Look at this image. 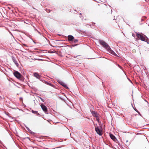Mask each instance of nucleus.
I'll use <instances>...</instances> for the list:
<instances>
[{
  "instance_id": "nucleus-1",
  "label": "nucleus",
  "mask_w": 149,
  "mask_h": 149,
  "mask_svg": "<svg viewBox=\"0 0 149 149\" xmlns=\"http://www.w3.org/2000/svg\"><path fill=\"white\" fill-rule=\"evenodd\" d=\"M99 41L100 45L102 46L103 47L106 49L110 54L115 56L117 55L115 52L111 49L108 45L105 42L102 40H100Z\"/></svg>"
},
{
  "instance_id": "nucleus-2",
  "label": "nucleus",
  "mask_w": 149,
  "mask_h": 149,
  "mask_svg": "<svg viewBox=\"0 0 149 149\" xmlns=\"http://www.w3.org/2000/svg\"><path fill=\"white\" fill-rule=\"evenodd\" d=\"M142 34L136 33V35L137 37L140 40L142 41L146 42L147 43L149 44V39L148 38L144 35L143 34L141 33Z\"/></svg>"
},
{
  "instance_id": "nucleus-3",
  "label": "nucleus",
  "mask_w": 149,
  "mask_h": 149,
  "mask_svg": "<svg viewBox=\"0 0 149 149\" xmlns=\"http://www.w3.org/2000/svg\"><path fill=\"white\" fill-rule=\"evenodd\" d=\"M14 75L17 79H19L22 81H23L24 80L21 74L18 71H15L14 73Z\"/></svg>"
},
{
  "instance_id": "nucleus-4",
  "label": "nucleus",
  "mask_w": 149,
  "mask_h": 149,
  "mask_svg": "<svg viewBox=\"0 0 149 149\" xmlns=\"http://www.w3.org/2000/svg\"><path fill=\"white\" fill-rule=\"evenodd\" d=\"M95 130L97 132V133L100 135H102V133L101 131L100 130L99 127H96L95 126Z\"/></svg>"
},
{
  "instance_id": "nucleus-5",
  "label": "nucleus",
  "mask_w": 149,
  "mask_h": 149,
  "mask_svg": "<svg viewBox=\"0 0 149 149\" xmlns=\"http://www.w3.org/2000/svg\"><path fill=\"white\" fill-rule=\"evenodd\" d=\"M58 82L61 85L63 86V87L67 89H68L69 88L67 86V85L63 82L61 80H58Z\"/></svg>"
},
{
  "instance_id": "nucleus-6",
  "label": "nucleus",
  "mask_w": 149,
  "mask_h": 149,
  "mask_svg": "<svg viewBox=\"0 0 149 149\" xmlns=\"http://www.w3.org/2000/svg\"><path fill=\"white\" fill-rule=\"evenodd\" d=\"M41 107L42 110L45 113H46V112H47V109L46 107L43 104H41Z\"/></svg>"
},
{
  "instance_id": "nucleus-7",
  "label": "nucleus",
  "mask_w": 149,
  "mask_h": 149,
  "mask_svg": "<svg viewBox=\"0 0 149 149\" xmlns=\"http://www.w3.org/2000/svg\"><path fill=\"white\" fill-rule=\"evenodd\" d=\"M33 76L34 77L38 79H39L41 77L40 75L38 73L36 72H35L33 74Z\"/></svg>"
},
{
  "instance_id": "nucleus-8",
  "label": "nucleus",
  "mask_w": 149,
  "mask_h": 149,
  "mask_svg": "<svg viewBox=\"0 0 149 149\" xmlns=\"http://www.w3.org/2000/svg\"><path fill=\"white\" fill-rule=\"evenodd\" d=\"M68 39L69 41H72L74 39V37L72 35H69L68 36Z\"/></svg>"
},
{
  "instance_id": "nucleus-9",
  "label": "nucleus",
  "mask_w": 149,
  "mask_h": 149,
  "mask_svg": "<svg viewBox=\"0 0 149 149\" xmlns=\"http://www.w3.org/2000/svg\"><path fill=\"white\" fill-rule=\"evenodd\" d=\"M12 58L13 61L14 63L15 64L17 65V66H18V64L17 63V61H16L15 58L13 56Z\"/></svg>"
},
{
  "instance_id": "nucleus-10",
  "label": "nucleus",
  "mask_w": 149,
  "mask_h": 149,
  "mask_svg": "<svg viewBox=\"0 0 149 149\" xmlns=\"http://www.w3.org/2000/svg\"><path fill=\"white\" fill-rule=\"evenodd\" d=\"M110 138L113 140L115 141L116 140V138L115 136L113 135L112 134H110Z\"/></svg>"
},
{
  "instance_id": "nucleus-11",
  "label": "nucleus",
  "mask_w": 149,
  "mask_h": 149,
  "mask_svg": "<svg viewBox=\"0 0 149 149\" xmlns=\"http://www.w3.org/2000/svg\"><path fill=\"white\" fill-rule=\"evenodd\" d=\"M32 112L33 113L35 114L38 116H39L40 114L38 113L37 111H34L33 110H32Z\"/></svg>"
},
{
  "instance_id": "nucleus-12",
  "label": "nucleus",
  "mask_w": 149,
  "mask_h": 149,
  "mask_svg": "<svg viewBox=\"0 0 149 149\" xmlns=\"http://www.w3.org/2000/svg\"><path fill=\"white\" fill-rule=\"evenodd\" d=\"M96 120L98 121V122L99 123H100L101 122L99 121L100 120V118L99 116L96 118Z\"/></svg>"
},
{
  "instance_id": "nucleus-13",
  "label": "nucleus",
  "mask_w": 149,
  "mask_h": 149,
  "mask_svg": "<svg viewBox=\"0 0 149 149\" xmlns=\"http://www.w3.org/2000/svg\"><path fill=\"white\" fill-rule=\"evenodd\" d=\"M97 113V112H96L95 111H91V113L92 114L93 116L95 114V113Z\"/></svg>"
},
{
  "instance_id": "nucleus-14",
  "label": "nucleus",
  "mask_w": 149,
  "mask_h": 149,
  "mask_svg": "<svg viewBox=\"0 0 149 149\" xmlns=\"http://www.w3.org/2000/svg\"><path fill=\"white\" fill-rule=\"evenodd\" d=\"M97 113V112H96L95 111H91V113L92 114L93 116L95 114V113Z\"/></svg>"
},
{
  "instance_id": "nucleus-15",
  "label": "nucleus",
  "mask_w": 149,
  "mask_h": 149,
  "mask_svg": "<svg viewBox=\"0 0 149 149\" xmlns=\"http://www.w3.org/2000/svg\"><path fill=\"white\" fill-rule=\"evenodd\" d=\"M47 84L48 85H50V86H52L53 87H54L55 86L54 85H53L51 83H48Z\"/></svg>"
},
{
  "instance_id": "nucleus-16",
  "label": "nucleus",
  "mask_w": 149,
  "mask_h": 149,
  "mask_svg": "<svg viewBox=\"0 0 149 149\" xmlns=\"http://www.w3.org/2000/svg\"><path fill=\"white\" fill-rule=\"evenodd\" d=\"M93 116L95 118H96L98 116V114L97 113H95V114L94 115H93Z\"/></svg>"
},
{
  "instance_id": "nucleus-17",
  "label": "nucleus",
  "mask_w": 149,
  "mask_h": 149,
  "mask_svg": "<svg viewBox=\"0 0 149 149\" xmlns=\"http://www.w3.org/2000/svg\"><path fill=\"white\" fill-rule=\"evenodd\" d=\"M78 40L77 39H74V43H76L78 42Z\"/></svg>"
},
{
  "instance_id": "nucleus-18",
  "label": "nucleus",
  "mask_w": 149,
  "mask_h": 149,
  "mask_svg": "<svg viewBox=\"0 0 149 149\" xmlns=\"http://www.w3.org/2000/svg\"><path fill=\"white\" fill-rule=\"evenodd\" d=\"M26 129L27 130L29 131H31V130L29 129V128L28 127H26Z\"/></svg>"
},
{
  "instance_id": "nucleus-19",
  "label": "nucleus",
  "mask_w": 149,
  "mask_h": 149,
  "mask_svg": "<svg viewBox=\"0 0 149 149\" xmlns=\"http://www.w3.org/2000/svg\"><path fill=\"white\" fill-rule=\"evenodd\" d=\"M40 98L43 102H44L43 99H42L41 97H40Z\"/></svg>"
},
{
  "instance_id": "nucleus-20",
  "label": "nucleus",
  "mask_w": 149,
  "mask_h": 149,
  "mask_svg": "<svg viewBox=\"0 0 149 149\" xmlns=\"http://www.w3.org/2000/svg\"><path fill=\"white\" fill-rule=\"evenodd\" d=\"M37 31L38 32V33L39 34H40V35H41V33L39 31Z\"/></svg>"
},
{
  "instance_id": "nucleus-21",
  "label": "nucleus",
  "mask_w": 149,
  "mask_h": 149,
  "mask_svg": "<svg viewBox=\"0 0 149 149\" xmlns=\"http://www.w3.org/2000/svg\"><path fill=\"white\" fill-rule=\"evenodd\" d=\"M31 134H33V133H34L32 132L31 130V131H29Z\"/></svg>"
},
{
  "instance_id": "nucleus-22",
  "label": "nucleus",
  "mask_w": 149,
  "mask_h": 149,
  "mask_svg": "<svg viewBox=\"0 0 149 149\" xmlns=\"http://www.w3.org/2000/svg\"><path fill=\"white\" fill-rule=\"evenodd\" d=\"M33 27L34 28V29L36 31H38L37 30V29H36V28L34 26H33Z\"/></svg>"
},
{
  "instance_id": "nucleus-23",
  "label": "nucleus",
  "mask_w": 149,
  "mask_h": 149,
  "mask_svg": "<svg viewBox=\"0 0 149 149\" xmlns=\"http://www.w3.org/2000/svg\"><path fill=\"white\" fill-rule=\"evenodd\" d=\"M94 126H95H95H96V127H98V126H97V124H94Z\"/></svg>"
},
{
  "instance_id": "nucleus-24",
  "label": "nucleus",
  "mask_w": 149,
  "mask_h": 149,
  "mask_svg": "<svg viewBox=\"0 0 149 149\" xmlns=\"http://www.w3.org/2000/svg\"><path fill=\"white\" fill-rule=\"evenodd\" d=\"M22 97H20V98H19V100H22Z\"/></svg>"
},
{
  "instance_id": "nucleus-25",
  "label": "nucleus",
  "mask_w": 149,
  "mask_h": 149,
  "mask_svg": "<svg viewBox=\"0 0 149 149\" xmlns=\"http://www.w3.org/2000/svg\"><path fill=\"white\" fill-rule=\"evenodd\" d=\"M118 66L120 68H121V67L119 65H118Z\"/></svg>"
},
{
  "instance_id": "nucleus-26",
  "label": "nucleus",
  "mask_w": 149,
  "mask_h": 149,
  "mask_svg": "<svg viewBox=\"0 0 149 149\" xmlns=\"http://www.w3.org/2000/svg\"><path fill=\"white\" fill-rule=\"evenodd\" d=\"M51 53H54V52L53 51H51Z\"/></svg>"
},
{
  "instance_id": "nucleus-27",
  "label": "nucleus",
  "mask_w": 149,
  "mask_h": 149,
  "mask_svg": "<svg viewBox=\"0 0 149 149\" xmlns=\"http://www.w3.org/2000/svg\"><path fill=\"white\" fill-rule=\"evenodd\" d=\"M132 36H133V37H134L135 36V35L134 34H132Z\"/></svg>"
},
{
  "instance_id": "nucleus-28",
  "label": "nucleus",
  "mask_w": 149,
  "mask_h": 149,
  "mask_svg": "<svg viewBox=\"0 0 149 149\" xmlns=\"http://www.w3.org/2000/svg\"><path fill=\"white\" fill-rule=\"evenodd\" d=\"M128 142V140H127L126 141V142L127 143Z\"/></svg>"
},
{
  "instance_id": "nucleus-29",
  "label": "nucleus",
  "mask_w": 149,
  "mask_h": 149,
  "mask_svg": "<svg viewBox=\"0 0 149 149\" xmlns=\"http://www.w3.org/2000/svg\"><path fill=\"white\" fill-rule=\"evenodd\" d=\"M78 45V44H77V45H73V46H75L76 45Z\"/></svg>"
},
{
  "instance_id": "nucleus-30",
  "label": "nucleus",
  "mask_w": 149,
  "mask_h": 149,
  "mask_svg": "<svg viewBox=\"0 0 149 149\" xmlns=\"http://www.w3.org/2000/svg\"><path fill=\"white\" fill-rule=\"evenodd\" d=\"M25 127H26H26H28L27 126H26V125H25Z\"/></svg>"
},
{
  "instance_id": "nucleus-31",
  "label": "nucleus",
  "mask_w": 149,
  "mask_h": 149,
  "mask_svg": "<svg viewBox=\"0 0 149 149\" xmlns=\"http://www.w3.org/2000/svg\"><path fill=\"white\" fill-rule=\"evenodd\" d=\"M81 13H80V15H81Z\"/></svg>"
}]
</instances>
